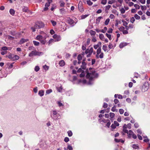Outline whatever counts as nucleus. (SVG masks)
Instances as JSON below:
<instances>
[{"mask_svg": "<svg viewBox=\"0 0 150 150\" xmlns=\"http://www.w3.org/2000/svg\"><path fill=\"white\" fill-rule=\"evenodd\" d=\"M92 69V68H90L89 70L87 69L86 71V77L89 79V81L87 83L88 85L93 84L94 79L97 78L98 76V74L94 70H91Z\"/></svg>", "mask_w": 150, "mask_h": 150, "instance_id": "nucleus-1", "label": "nucleus"}, {"mask_svg": "<svg viewBox=\"0 0 150 150\" xmlns=\"http://www.w3.org/2000/svg\"><path fill=\"white\" fill-rule=\"evenodd\" d=\"M66 21L67 23L71 27L74 26L77 22V21L76 20V21L75 22L69 17L67 18Z\"/></svg>", "mask_w": 150, "mask_h": 150, "instance_id": "nucleus-2", "label": "nucleus"}, {"mask_svg": "<svg viewBox=\"0 0 150 150\" xmlns=\"http://www.w3.org/2000/svg\"><path fill=\"white\" fill-rule=\"evenodd\" d=\"M42 52L35 51H33L30 53L29 55L30 57H32L33 55H40Z\"/></svg>", "mask_w": 150, "mask_h": 150, "instance_id": "nucleus-3", "label": "nucleus"}, {"mask_svg": "<svg viewBox=\"0 0 150 150\" xmlns=\"http://www.w3.org/2000/svg\"><path fill=\"white\" fill-rule=\"evenodd\" d=\"M44 26V24L42 22H39L35 24V27L38 29Z\"/></svg>", "mask_w": 150, "mask_h": 150, "instance_id": "nucleus-4", "label": "nucleus"}, {"mask_svg": "<svg viewBox=\"0 0 150 150\" xmlns=\"http://www.w3.org/2000/svg\"><path fill=\"white\" fill-rule=\"evenodd\" d=\"M149 83L147 82H145L142 86V90H144V91H147L149 88Z\"/></svg>", "mask_w": 150, "mask_h": 150, "instance_id": "nucleus-5", "label": "nucleus"}, {"mask_svg": "<svg viewBox=\"0 0 150 150\" xmlns=\"http://www.w3.org/2000/svg\"><path fill=\"white\" fill-rule=\"evenodd\" d=\"M59 115L57 113V112L55 110H53V111L52 115H51V117L52 118L55 120L57 119L56 118V116H57Z\"/></svg>", "mask_w": 150, "mask_h": 150, "instance_id": "nucleus-6", "label": "nucleus"}, {"mask_svg": "<svg viewBox=\"0 0 150 150\" xmlns=\"http://www.w3.org/2000/svg\"><path fill=\"white\" fill-rule=\"evenodd\" d=\"M127 43L126 42H122L119 45V47L120 48H122L124 47L127 45Z\"/></svg>", "mask_w": 150, "mask_h": 150, "instance_id": "nucleus-7", "label": "nucleus"}, {"mask_svg": "<svg viewBox=\"0 0 150 150\" xmlns=\"http://www.w3.org/2000/svg\"><path fill=\"white\" fill-rule=\"evenodd\" d=\"M28 39H24L23 38H22L20 40V43L21 44H23L24 42L28 41Z\"/></svg>", "mask_w": 150, "mask_h": 150, "instance_id": "nucleus-8", "label": "nucleus"}, {"mask_svg": "<svg viewBox=\"0 0 150 150\" xmlns=\"http://www.w3.org/2000/svg\"><path fill=\"white\" fill-rule=\"evenodd\" d=\"M22 11L25 12H28L29 11L28 10V8L26 6H23L22 7Z\"/></svg>", "mask_w": 150, "mask_h": 150, "instance_id": "nucleus-9", "label": "nucleus"}, {"mask_svg": "<svg viewBox=\"0 0 150 150\" xmlns=\"http://www.w3.org/2000/svg\"><path fill=\"white\" fill-rule=\"evenodd\" d=\"M134 132L132 131L131 130H129V132L127 134L128 135V137L130 138L132 136Z\"/></svg>", "mask_w": 150, "mask_h": 150, "instance_id": "nucleus-10", "label": "nucleus"}, {"mask_svg": "<svg viewBox=\"0 0 150 150\" xmlns=\"http://www.w3.org/2000/svg\"><path fill=\"white\" fill-rule=\"evenodd\" d=\"M65 62L63 60H61L59 62V64L60 66L62 67L64 66L65 65Z\"/></svg>", "mask_w": 150, "mask_h": 150, "instance_id": "nucleus-11", "label": "nucleus"}, {"mask_svg": "<svg viewBox=\"0 0 150 150\" xmlns=\"http://www.w3.org/2000/svg\"><path fill=\"white\" fill-rule=\"evenodd\" d=\"M43 39V37L41 35H38L37 36L36 39L39 41L42 40Z\"/></svg>", "mask_w": 150, "mask_h": 150, "instance_id": "nucleus-12", "label": "nucleus"}, {"mask_svg": "<svg viewBox=\"0 0 150 150\" xmlns=\"http://www.w3.org/2000/svg\"><path fill=\"white\" fill-rule=\"evenodd\" d=\"M101 43L100 42H99L97 45L94 46V48L95 49H96L99 46L101 45Z\"/></svg>", "mask_w": 150, "mask_h": 150, "instance_id": "nucleus-13", "label": "nucleus"}, {"mask_svg": "<svg viewBox=\"0 0 150 150\" xmlns=\"http://www.w3.org/2000/svg\"><path fill=\"white\" fill-rule=\"evenodd\" d=\"M9 13L12 16H13L15 13V11L13 9L11 8L10 10Z\"/></svg>", "mask_w": 150, "mask_h": 150, "instance_id": "nucleus-14", "label": "nucleus"}, {"mask_svg": "<svg viewBox=\"0 0 150 150\" xmlns=\"http://www.w3.org/2000/svg\"><path fill=\"white\" fill-rule=\"evenodd\" d=\"M19 59V57L17 55H15L13 56L12 57V59L13 60H18Z\"/></svg>", "mask_w": 150, "mask_h": 150, "instance_id": "nucleus-15", "label": "nucleus"}, {"mask_svg": "<svg viewBox=\"0 0 150 150\" xmlns=\"http://www.w3.org/2000/svg\"><path fill=\"white\" fill-rule=\"evenodd\" d=\"M38 94L40 96H42L44 95V91L43 90L40 91Z\"/></svg>", "mask_w": 150, "mask_h": 150, "instance_id": "nucleus-16", "label": "nucleus"}, {"mask_svg": "<svg viewBox=\"0 0 150 150\" xmlns=\"http://www.w3.org/2000/svg\"><path fill=\"white\" fill-rule=\"evenodd\" d=\"M102 18V17L101 16L98 17L96 20V23H98L100 22V19Z\"/></svg>", "mask_w": 150, "mask_h": 150, "instance_id": "nucleus-17", "label": "nucleus"}, {"mask_svg": "<svg viewBox=\"0 0 150 150\" xmlns=\"http://www.w3.org/2000/svg\"><path fill=\"white\" fill-rule=\"evenodd\" d=\"M97 54H99L101 53V48L100 47H99L97 50Z\"/></svg>", "mask_w": 150, "mask_h": 150, "instance_id": "nucleus-18", "label": "nucleus"}, {"mask_svg": "<svg viewBox=\"0 0 150 150\" xmlns=\"http://www.w3.org/2000/svg\"><path fill=\"white\" fill-rule=\"evenodd\" d=\"M90 33L91 35H94L96 33L95 31L91 30L90 31Z\"/></svg>", "mask_w": 150, "mask_h": 150, "instance_id": "nucleus-19", "label": "nucleus"}, {"mask_svg": "<svg viewBox=\"0 0 150 150\" xmlns=\"http://www.w3.org/2000/svg\"><path fill=\"white\" fill-rule=\"evenodd\" d=\"M107 46L105 45H103L102 49L105 52H106L107 50Z\"/></svg>", "mask_w": 150, "mask_h": 150, "instance_id": "nucleus-20", "label": "nucleus"}, {"mask_svg": "<svg viewBox=\"0 0 150 150\" xmlns=\"http://www.w3.org/2000/svg\"><path fill=\"white\" fill-rule=\"evenodd\" d=\"M82 57L81 54H79L77 57L78 60H81L82 59Z\"/></svg>", "mask_w": 150, "mask_h": 150, "instance_id": "nucleus-21", "label": "nucleus"}, {"mask_svg": "<svg viewBox=\"0 0 150 150\" xmlns=\"http://www.w3.org/2000/svg\"><path fill=\"white\" fill-rule=\"evenodd\" d=\"M85 73L84 72V71H83L80 74L79 76L81 77H83L85 76Z\"/></svg>", "mask_w": 150, "mask_h": 150, "instance_id": "nucleus-22", "label": "nucleus"}, {"mask_svg": "<svg viewBox=\"0 0 150 150\" xmlns=\"http://www.w3.org/2000/svg\"><path fill=\"white\" fill-rule=\"evenodd\" d=\"M116 106L115 105H114L113 107H112L111 110L113 112H117V109H116L115 108Z\"/></svg>", "mask_w": 150, "mask_h": 150, "instance_id": "nucleus-23", "label": "nucleus"}, {"mask_svg": "<svg viewBox=\"0 0 150 150\" xmlns=\"http://www.w3.org/2000/svg\"><path fill=\"white\" fill-rule=\"evenodd\" d=\"M78 8L79 10L81 12H82L83 11V8L82 7V6H79V5H78Z\"/></svg>", "mask_w": 150, "mask_h": 150, "instance_id": "nucleus-24", "label": "nucleus"}, {"mask_svg": "<svg viewBox=\"0 0 150 150\" xmlns=\"http://www.w3.org/2000/svg\"><path fill=\"white\" fill-rule=\"evenodd\" d=\"M33 43L35 46H38L40 44L39 42L35 41H33Z\"/></svg>", "mask_w": 150, "mask_h": 150, "instance_id": "nucleus-25", "label": "nucleus"}, {"mask_svg": "<svg viewBox=\"0 0 150 150\" xmlns=\"http://www.w3.org/2000/svg\"><path fill=\"white\" fill-rule=\"evenodd\" d=\"M134 17L137 20H139L140 18V16L137 14H135Z\"/></svg>", "mask_w": 150, "mask_h": 150, "instance_id": "nucleus-26", "label": "nucleus"}, {"mask_svg": "<svg viewBox=\"0 0 150 150\" xmlns=\"http://www.w3.org/2000/svg\"><path fill=\"white\" fill-rule=\"evenodd\" d=\"M135 21L134 17H132L130 19V21L132 23H133Z\"/></svg>", "mask_w": 150, "mask_h": 150, "instance_id": "nucleus-27", "label": "nucleus"}, {"mask_svg": "<svg viewBox=\"0 0 150 150\" xmlns=\"http://www.w3.org/2000/svg\"><path fill=\"white\" fill-rule=\"evenodd\" d=\"M141 7L142 10L143 11L145 10L146 9V7L145 6H141Z\"/></svg>", "mask_w": 150, "mask_h": 150, "instance_id": "nucleus-28", "label": "nucleus"}, {"mask_svg": "<svg viewBox=\"0 0 150 150\" xmlns=\"http://www.w3.org/2000/svg\"><path fill=\"white\" fill-rule=\"evenodd\" d=\"M67 133H68V136L69 137H71L72 135V133L71 131H69L67 132Z\"/></svg>", "mask_w": 150, "mask_h": 150, "instance_id": "nucleus-29", "label": "nucleus"}, {"mask_svg": "<svg viewBox=\"0 0 150 150\" xmlns=\"http://www.w3.org/2000/svg\"><path fill=\"white\" fill-rule=\"evenodd\" d=\"M110 21V19L109 18H108L105 20V25H107L108 23H109Z\"/></svg>", "mask_w": 150, "mask_h": 150, "instance_id": "nucleus-30", "label": "nucleus"}, {"mask_svg": "<svg viewBox=\"0 0 150 150\" xmlns=\"http://www.w3.org/2000/svg\"><path fill=\"white\" fill-rule=\"evenodd\" d=\"M51 22L52 23V24L53 26H55L57 24L56 22L54 21L51 20Z\"/></svg>", "mask_w": 150, "mask_h": 150, "instance_id": "nucleus-31", "label": "nucleus"}, {"mask_svg": "<svg viewBox=\"0 0 150 150\" xmlns=\"http://www.w3.org/2000/svg\"><path fill=\"white\" fill-rule=\"evenodd\" d=\"M110 116L111 118H113L115 116V114L113 113L110 112Z\"/></svg>", "mask_w": 150, "mask_h": 150, "instance_id": "nucleus-32", "label": "nucleus"}, {"mask_svg": "<svg viewBox=\"0 0 150 150\" xmlns=\"http://www.w3.org/2000/svg\"><path fill=\"white\" fill-rule=\"evenodd\" d=\"M99 38L101 40H103V39L104 38L103 35L102 34H100Z\"/></svg>", "mask_w": 150, "mask_h": 150, "instance_id": "nucleus-33", "label": "nucleus"}, {"mask_svg": "<svg viewBox=\"0 0 150 150\" xmlns=\"http://www.w3.org/2000/svg\"><path fill=\"white\" fill-rule=\"evenodd\" d=\"M132 147L133 148L135 149H139V148L138 146H137V145L135 144H134L132 145Z\"/></svg>", "mask_w": 150, "mask_h": 150, "instance_id": "nucleus-34", "label": "nucleus"}, {"mask_svg": "<svg viewBox=\"0 0 150 150\" xmlns=\"http://www.w3.org/2000/svg\"><path fill=\"white\" fill-rule=\"evenodd\" d=\"M87 4L89 6L91 5L93 3L90 0H88L87 1Z\"/></svg>", "mask_w": 150, "mask_h": 150, "instance_id": "nucleus-35", "label": "nucleus"}, {"mask_svg": "<svg viewBox=\"0 0 150 150\" xmlns=\"http://www.w3.org/2000/svg\"><path fill=\"white\" fill-rule=\"evenodd\" d=\"M134 6L136 9H139L140 6L138 5L137 4H135L134 5Z\"/></svg>", "mask_w": 150, "mask_h": 150, "instance_id": "nucleus-36", "label": "nucleus"}, {"mask_svg": "<svg viewBox=\"0 0 150 150\" xmlns=\"http://www.w3.org/2000/svg\"><path fill=\"white\" fill-rule=\"evenodd\" d=\"M8 39L10 40H12L14 38L9 35L7 36Z\"/></svg>", "mask_w": 150, "mask_h": 150, "instance_id": "nucleus-37", "label": "nucleus"}, {"mask_svg": "<svg viewBox=\"0 0 150 150\" xmlns=\"http://www.w3.org/2000/svg\"><path fill=\"white\" fill-rule=\"evenodd\" d=\"M107 124H106V126H107L108 127H109L110 125V121L109 120V121H108L107 122Z\"/></svg>", "mask_w": 150, "mask_h": 150, "instance_id": "nucleus-38", "label": "nucleus"}, {"mask_svg": "<svg viewBox=\"0 0 150 150\" xmlns=\"http://www.w3.org/2000/svg\"><path fill=\"white\" fill-rule=\"evenodd\" d=\"M31 29L32 30L33 32H34L35 31V30L36 29H37L35 27V25H34L33 27H32L31 28Z\"/></svg>", "mask_w": 150, "mask_h": 150, "instance_id": "nucleus-39", "label": "nucleus"}, {"mask_svg": "<svg viewBox=\"0 0 150 150\" xmlns=\"http://www.w3.org/2000/svg\"><path fill=\"white\" fill-rule=\"evenodd\" d=\"M39 67L38 66H36L35 68V70L36 72L39 71Z\"/></svg>", "mask_w": 150, "mask_h": 150, "instance_id": "nucleus-40", "label": "nucleus"}, {"mask_svg": "<svg viewBox=\"0 0 150 150\" xmlns=\"http://www.w3.org/2000/svg\"><path fill=\"white\" fill-rule=\"evenodd\" d=\"M120 11L121 13H124L125 12V10L123 8H122L120 9Z\"/></svg>", "mask_w": 150, "mask_h": 150, "instance_id": "nucleus-41", "label": "nucleus"}, {"mask_svg": "<svg viewBox=\"0 0 150 150\" xmlns=\"http://www.w3.org/2000/svg\"><path fill=\"white\" fill-rule=\"evenodd\" d=\"M106 35L107 36V37L109 39V40H110L111 39V35L110 34H109L107 33H106Z\"/></svg>", "mask_w": 150, "mask_h": 150, "instance_id": "nucleus-42", "label": "nucleus"}, {"mask_svg": "<svg viewBox=\"0 0 150 150\" xmlns=\"http://www.w3.org/2000/svg\"><path fill=\"white\" fill-rule=\"evenodd\" d=\"M65 10L64 8H63L60 9V12L62 14L64 13Z\"/></svg>", "mask_w": 150, "mask_h": 150, "instance_id": "nucleus-43", "label": "nucleus"}, {"mask_svg": "<svg viewBox=\"0 0 150 150\" xmlns=\"http://www.w3.org/2000/svg\"><path fill=\"white\" fill-rule=\"evenodd\" d=\"M57 104L59 107L63 106V105L62 103H61L60 101H58L57 102Z\"/></svg>", "mask_w": 150, "mask_h": 150, "instance_id": "nucleus-44", "label": "nucleus"}, {"mask_svg": "<svg viewBox=\"0 0 150 150\" xmlns=\"http://www.w3.org/2000/svg\"><path fill=\"white\" fill-rule=\"evenodd\" d=\"M103 52H101L99 56V57L100 59H102L103 57Z\"/></svg>", "mask_w": 150, "mask_h": 150, "instance_id": "nucleus-45", "label": "nucleus"}, {"mask_svg": "<svg viewBox=\"0 0 150 150\" xmlns=\"http://www.w3.org/2000/svg\"><path fill=\"white\" fill-rule=\"evenodd\" d=\"M123 23V25L125 26H127V25L128 24V23H127L125 21H122Z\"/></svg>", "mask_w": 150, "mask_h": 150, "instance_id": "nucleus-46", "label": "nucleus"}, {"mask_svg": "<svg viewBox=\"0 0 150 150\" xmlns=\"http://www.w3.org/2000/svg\"><path fill=\"white\" fill-rule=\"evenodd\" d=\"M52 91L51 89L47 90L46 91V93L47 94H49L52 92Z\"/></svg>", "mask_w": 150, "mask_h": 150, "instance_id": "nucleus-47", "label": "nucleus"}, {"mask_svg": "<svg viewBox=\"0 0 150 150\" xmlns=\"http://www.w3.org/2000/svg\"><path fill=\"white\" fill-rule=\"evenodd\" d=\"M107 0H102L101 1V4L105 5L106 3Z\"/></svg>", "mask_w": 150, "mask_h": 150, "instance_id": "nucleus-48", "label": "nucleus"}, {"mask_svg": "<svg viewBox=\"0 0 150 150\" xmlns=\"http://www.w3.org/2000/svg\"><path fill=\"white\" fill-rule=\"evenodd\" d=\"M62 88L60 87L59 88H57V90L59 92H61L62 91Z\"/></svg>", "mask_w": 150, "mask_h": 150, "instance_id": "nucleus-49", "label": "nucleus"}, {"mask_svg": "<svg viewBox=\"0 0 150 150\" xmlns=\"http://www.w3.org/2000/svg\"><path fill=\"white\" fill-rule=\"evenodd\" d=\"M34 49V47L33 46H30L28 47V49L30 50H33Z\"/></svg>", "mask_w": 150, "mask_h": 150, "instance_id": "nucleus-50", "label": "nucleus"}, {"mask_svg": "<svg viewBox=\"0 0 150 150\" xmlns=\"http://www.w3.org/2000/svg\"><path fill=\"white\" fill-rule=\"evenodd\" d=\"M88 16V14H86V15H82L81 16V18L83 19H84L86 17H87Z\"/></svg>", "mask_w": 150, "mask_h": 150, "instance_id": "nucleus-51", "label": "nucleus"}, {"mask_svg": "<svg viewBox=\"0 0 150 150\" xmlns=\"http://www.w3.org/2000/svg\"><path fill=\"white\" fill-rule=\"evenodd\" d=\"M112 30H113L112 28H110L109 29L108 31V32L109 33H112Z\"/></svg>", "mask_w": 150, "mask_h": 150, "instance_id": "nucleus-52", "label": "nucleus"}, {"mask_svg": "<svg viewBox=\"0 0 150 150\" xmlns=\"http://www.w3.org/2000/svg\"><path fill=\"white\" fill-rule=\"evenodd\" d=\"M114 124L116 126H118L119 125V123L116 121H114Z\"/></svg>", "mask_w": 150, "mask_h": 150, "instance_id": "nucleus-53", "label": "nucleus"}, {"mask_svg": "<svg viewBox=\"0 0 150 150\" xmlns=\"http://www.w3.org/2000/svg\"><path fill=\"white\" fill-rule=\"evenodd\" d=\"M119 112L120 114H122L124 112V110L123 109H120L119 110Z\"/></svg>", "mask_w": 150, "mask_h": 150, "instance_id": "nucleus-54", "label": "nucleus"}, {"mask_svg": "<svg viewBox=\"0 0 150 150\" xmlns=\"http://www.w3.org/2000/svg\"><path fill=\"white\" fill-rule=\"evenodd\" d=\"M111 6L110 5H108L106 6L105 10H109L110 8L111 7Z\"/></svg>", "mask_w": 150, "mask_h": 150, "instance_id": "nucleus-55", "label": "nucleus"}, {"mask_svg": "<svg viewBox=\"0 0 150 150\" xmlns=\"http://www.w3.org/2000/svg\"><path fill=\"white\" fill-rule=\"evenodd\" d=\"M139 1L142 4H144L145 3L146 0H139Z\"/></svg>", "mask_w": 150, "mask_h": 150, "instance_id": "nucleus-56", "label": "nucleus"}, {"mask_svg": "<svg viewBox=\"0 0 150 150\" xmlns=\"http://www.w3.org/2000/svg\"><path fill=\"white\" fill-rule=\"evenodd\" d=\"M53 37L54 38H60V37L59 36H58L57 35H54L53 36Z\"/></svg>", "mask_w": 150, "mask_h": 150, "instance_id": "nucleus-57", "label": "nucleus"}, {"mask_svg": "<svg viewBox=\"0 0 150 150\" xmlns=\"http://www.w3.org/2000/svg\"><path fill=\"white\" fill-rule=\"evenodd\" d=\"M67 149L69 150H72V148L71 146L70 145H68L67 146Z\"/></svg>", "mask_w": 150, "mask_h": 150, "instance_id": "nucleus-58", "label": "nucleus"}, {"mask_svg": "<svg viewBox=\"0 0 150 150\" xmlns=\"http://www.w3.org/2000/svg\"><path fill=\"white\" fill-rule=\"evenodd\" d=\"M93 51V47H91L90 49L88 50V52L90 53H92Z\"/></svg>", "mask_w": 150, "mask_h": 150, "instance_id": "nucleus-59", "label": "nucleus"}, {"mask_svg": "<svg viewBox=\"0 0 150 150\" xmlns=\"http://www.w3.org/2000/svg\"><path fill=\"white\" fill-rule=\"evenodd\" d=\"M2 49L3 50H4V51L6 50H8V48L7 47L5 46V47H3L2 48Z\"/></svg>", "mask_w": 150, "mask_h": 150, "instance_id": "nucleus-60", "label": "nucleus"}, {"mask_svg": "<svg viewBox=\"0 0 150 150\" xmlns=\"http://www.w3.org/2000/svg\"><path fill=\"white\" fill-rule=\"evenodd\" d=\"M108 104L106 103H104L103 107L104 108H107L108 107Z\"/></svg>", "mask_w": 150, "mask_h": 150, "instance_id": "nucleus-61", "label": "nucleus"}, {"mask_svg": "<svg viewBox=\"0 0 150 150\" xmlns=\"http://www.w3.org/2000/svg\"><path fill=\"white\" fill-rule=\"evenodd\" d=\"M125 28L123 26H121L119 28V30L120 31H122L125 29Z\"/></svg>", "mask_w": 150, "mask_h": 150, "instance_id": "nucleus-62", "label": "nucleus"}, {"mask_svg": "<svg viewBox=\"0 0 150 150\" xmlns=\"http://www.w3.org/2000/svg\"><path fill=\"white\" fill-rule=\"evenodd\" d=\"M127 126L129 129H130L131 127V124L130 123H129L127 125Z\"/></svg>", "mask_w": 150, "mask_h": 150, "instance_id": "nucleus-63", "label": "nucleus"}, {"mask_svg": "<svg viewBox=\"0 0 150 150\" xmlns=\"http://www.w3.org/2000/svg\"><path fill=\"white\" fill-rule=\"evenodd\" d=\"M113 47V45L111 43H110L108 45V47L110 49H111L112 48V47Z\"/></svg>", "mask_w": 150, "mask_h": 150, "instance_id": "nucleus-64", "label": "nucleus"}]
</instances>
